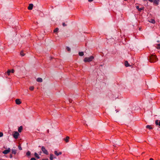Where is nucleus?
Here are the masks:
<instances>
[{
  "mask_svg": "<svg viewBox=\"0 0 160 160\" xmlns=\"http://www.w3.org/2000/svg\"><path fill=\"white\" fill-rule=\"evenodd\" d=\"M149 60L151 62H154L158 60V58L155 55H152L149 57Z\"/></svg>",
  "mask_w": 160,
  "mask_h": 160,
  "instance_id": "f257e3e1",
  "label": "nucleus"
},
{
  "mask_svg": "<svg viewBox=\"0 0 160 160\" xmlns=\"http://www.w3.org/2000/svg\"><path fill=\"white\" fill-rule=\"evenodd\" d=\"M93 56H91L89 57H86L84 59V61L85 62L91 61L93 59Z\"/></svg>",
  "mask_w": 160,
  "mask_h": 160,
  "instance_id": "f03ea898",
  "label": "nucleus"
},
{
  "mask_svg": "<svg viewBox=\"0 0 160 160\" xmlns=\"http://www.w3.org/2000/svg\"><path fill=\"white\" fill-rule=\"evenodd\" d=\"M41 150L43 152L47 155L48 154V151L45 149V148L44 146H42L41 148Z\"/></svg>",
  "mask_w": 160,
  "mask_h": 160,
  "instance_id": "7ed1b4c3",
  "label": "nucleus"
},
{
  "mask_svg": "<svg viewBox=\"0 0 160 160\" xmlns=\"http://www.w3.org/2000/svg\"><path fill=\"white\" fill-rule=\"evenodd\" d=\"M19 135V133L18 132H15L13 134V136L14 138L15 139H17L18 138V136Z\"/></svg>",
  "mask_w": 160,
  "mask_h": 160,
  "instance_id": "20e7f679",
  "label": "nucleus"
},
{
  "mask_svg": "<svg viewBox=\"0 0 160 160\" xmlns=\"http://www.w3.org/2000/svg\"><path fill=\"white\" fill-rule=\"evenodd\" d=\"M10 150H11L10 149V148H8V149L5 150H4L2 152V153H3L5 154H7L9 152H10Z\"/></svg>",
  "mask_w": 160,
  "mask_h": 160,
  "instance_id": "39448f33",
  "label": "nucleus"
},
{
  "mask_svg": "<svg viewBox=\"0 0 160 160\" xmlns=\"http://www.w3.org/2000/svg\"><path fill=\"white\" fill-rule=\"evenodd\" d=\"M33 4H29L28 7V9L29 10H32L33 8Z\"/></svg>",
  "mask_w": 160,
  "mask_h": 160,
  "instance_id": "423d86ee",
  "label": "nucleus"
},
{
  "mask_svg": "<svg viewBox=\"0 0 160 160\" xmlns=\"http://www.w3.org/2000/svg\"><path fill=\"white\" fill-rule=\"evenodd\" d=\"M136 8L138 9V11L139 12H141L142 10H143L144 9V8L142 7L141 8H139L138 6H136Z\"/></svg>",
  "mask_w": 160,
  "mask_h": 160,
  "instance_id": "0eeeda50",
  "label": "nucleus"
},
{
  "mask_svg": "<svg viewBox=\"0 0 160 160\" xmlns=\"http://www.w3.org/2000/svg\"><path fill=\"white\" fill-rule=\"evenodd\" d=\"M16 103L17 104L19 105L21 103V102L19 99H17L16 100Z\"/></svg>",
  "mask_w": 160,
  "mask_h": 160,
  "instance_id": "6e6552de",
  "label": "nucleus"
},
{
  "mask_svg": "<svg viewBox=\"0 0 160 160\" xmlns=\"http://www.w3.org/2000/svg\"><path fill=\"white\" fill-rule=\"evenodd\" d=\"M54 154L56 155L57 156H58L60 155H61L62 154V152H59L58 153V152L56 151H54Z\"/></svg>",
  "mask_w": 160,
  "mask_h": 160,
  "instance_id": "1a4fd4ad",
  "label": "nucleus"
},
{
  "mask_svg": "<svg viewBox=\"0 0 160 160\" xmlns=\"http://www.w3.org/2000/svg\"><path fill=\"white\" fill-rule=\"evenodd\" d=\"M155 124L157 125H158L159 126H160V121H159L158 120H157L155 121Z\"/></svg>",
  "mask_w": 160,
  "mask_h": 160,
  "instance_id": "9d476101",
  "label": "nucleus"
},
{
  "mask_svg": "<svg viewBox=\"0 0 160 160\" xmlns=\"http://www.w3.org/2000/svg\"><path fill=\"white\" fill-rule=\"evenodd\" d=\"M69 137L68 136H67L64 139V140H65L66 142H69Z\"/></svg>",
  "mask_w": 160,
  "mask_h": 160,
  "instance_id": "9b49d317",
  "label": "nucleus"
},
{
  "mask_svg": "<svg viewBox=\"0 0 160 160\" xmlns=\"http://www.w3.org/2000/svg\"><path fill=\"white\" fill-rule=\"evenodd\" d=\"M37 81L39 82H42V78H38L37 79Z\"/></svg>",
  "mask_w": 160,
  "mask_h": 160,
  "instance_id": "f8f14e48",
  "label": "nucleus"
},
{
  "mask_svg": "<svg viewBox=\"0 0 160 160\" xmlns=\"http://www.w3.org/2000/svg\"><path fill=\"white\" fill-rule=\"evenodd\" d=\"M159 1V0H154L153 2L155 4L157 5L158 4Z\"/></svg>",
  "mask_w": 160,
  "mask_h": 160,
  "instance_id": "ddd939ff",
  "label": "nucleus"
},
{
  "mask_svg": "<svg viewBox=\"0 0 160 160\" xmlns=\"http://www.w3.org/2000/svg\"><path fill=\"white\" fill-rule=\"evenodd\" d=\"M125 66L128 67L129 66V64L128 62L127 61H125Z\"/></svg>",
  "mask_w": 160,
  "mask_h": 160,
  "instance_id": "4468645a",
  "label": "nucleus"
},
{
  "mask_svg": "<svg viewBox=\"0 0 160 160\" xmlns=\"http://www.w3.org/2000/svg\"><path fill=\"white\" fill-rule=\"evenodd\" d=\"M34 155L35 156V157L37 158L38 159H39L40 158V157L39 156V155H38V154L36 153V152H35V153H34Z\"/></svg>",
  "mask_w": 160,
  "mask_h": 160,
  "instance_id": "2eb2a0df",
  "label": "nucleus"
},
{
  "mask_svg": "<svg viewBox=\"0 0 160 160\" xmlns=\"http://www.w3.org/2000/svg\"><path fill=\"white\" fill-rule=\"evenodd\" d=\"M12 154H15L16 153V150L15 149H12Z\"/></svg>",
  "mask_w": 160,
  "mask_h": 160,
  "instance_id": "dca6fc26",
  "label": "nucleus"
},
{
  "mask_svg": "<svg viewBox=\"0 0 160 160\" xmlns=\"http://www.w3.org/2000/svg\"><path fill=\"white\" fill-rule=\"evenodd\" d=\"M22 129V126H20L18 128V131L21 132Z\"/></svg>",
  "mask_w": 160,
  "mask_h": 160,
  "instance_id": "f3484780",
  "label": "nucleus"
},
{
  "mask_svg": "<svg viewBox=\"0 0 160 160\" xmlns=\"http://www.w3.org/2000/svg\"><path fill=\"white\" fill-rule=\"evenodd\" d=\"M149 22H151V23H152L154 24L155 22V20L154 19H151L149 21Z\"/></svg>",
  "mask_w": 160,
  "mask_h": 160,
  "instance_id": "a211bd4d",
  "label": "nucleus"
},
{
  "mask_svg": "<svg viewBox=\"0 0 160 160\" xmlns=\"http://www.w3.org/2000/svg\"><path fill=\"white\" fill-rule=\"evenodd\" d=\"M79 55L81 56H83L84 55L83 52H79Z\"/></svg>",
  "mask_w": 160,
  "mask_h": 160,
  "instance_id": "6ab92c4d",
  "label": "nucleus"
},
{
  "mask_svg": "<svg viewBox=\"0 0 160 160\" xmlns=\"http://www.w3.org/2000/svg\"><path fill=\"white\" fill-rule=\"evenodd\" d=\"M53 155L52 154H50V159L51 160H52L53 159Z\"/></svg>",
  "mask_w": 160,
  "mask_h": 160,
  "instance_id": "aec40b11",
  "label": "nucleus"
},
{
  "mask_svg": "<svg viewBox=\"0 0 160 160\" xmlns=\"http://www.w3.org/2000/svg\"><path fill=\"white\" fill-rule=\"evenodd\" d=\"M146 128H148L150 129H152V127L150 126V125H147L146 126Z\"/></svg>",
  "mask_w": 160,
  "mask_h": 160,
  "instance_id": "412c9836",
  "label": "nucleus"
},
{
  "mask_svg": "<svg viewBox=\"0 0 160 160\" xmlns=\"http://www.w3.org/2000/svg\"><path fill=\"white\" fill-rule=\"evenodd\" d=\"M20 55L21 56H24L25 54L24 53L23 51H22L20 52Z\"/></svg>",
  "mask_w": 160,
  "mask_h": 160,
  "instance_id": "4be33fe9",
  "label": "nucleus"
},
{
  "mask_svg": "<svg viewBox=\"0 0 160 160\" xmlns=\"http://www.w3.org/2000/svg\"><path fill=\"white\" fill-rule=\"evenodd\" d=\"M11 73V70H8V71H7V73L8 75H9Z\"/></svg>",
  "mask_w": 160,
  "mask_h": 160,
  "instance_id": "5701e85b",
  "label": "nucleus"
},
{
  "mask_svg": "<svg viewBox=\"0 0 160 160\" xmlns=\"http://www.w3.org/2000/svg\"><path fill=\"white\" fill-rule=\"evenodd\" d=\"M31 152L30 151H28L26 153V155L28 156H29L30 155Z\"/></svg>",
  "mask_w": 160,
  "mask_h": 160,
  "instance_id": "b1692460",
  "label": "nucleus"
},
{
  "mask_svg": "<svg viewBox=\"0 0 160 160\" xmlns=\"http://www.w3.org/2000/svg\"><path fill=\"white\" fill-rule=\"evenodd\" d=\"M34 88V87L33 86H31L29 87V89L31 90H33Z\"/></svg>",
  "mask_w": 160,
  "mask_h": 160,
  "instance_id": "393cba45",
  "label": "nucleus"
},
{
  "mask_svg": "<svg viewBox=\"0 0 160 160\" xmlns=\"http://www.w3.org/2000/svg\"><path fill=\"white\" fill-rule=\"evenodd\" d=\"M58 28H57L54 29V32H58Z\"/></svg>",
  "mask_w": 160,
  "mask_h": 160,
  "instance_id": "a878e982",
  "label": "nucleus"
},
{
  "mask_svg": "<svg viewBox=\"0 0 160 160\" xmlns=\"http://www.w3.org/2000/svg\"><path fill=\"white\" fill-rule=\"evenodd\" d=\"M157 49H160V44H158L157 45Z\"/></svg>",
  "mask_w": 160,
  "mask_h": 160,
  "instance_id": "bb28decb",
  "label": "nucleus"
},
{
  "mask_svg": "<svg viewBox=\"0 0 160 160\" xmlns=\"http://www.w3.org/2000/svg\"><path fill=\"white\" fill-rule=\"evenodd\" d=\"M66 49L68 52H70L71 50L70 48L68 47H67Z\"/></svg>",
  "mask_w": 160,
  "mask_h": 160,
  "instance_id": "cd10ccee",
  "label": "nucleus"
},
{
  "mask_svg": "<svg viewBox=\"0 0 160 160\" xmlns=\"http://www.w3.org/2000/svg\"><path fill=\"white\" fill-rule=\"evenodd\" d=\"M18 149L20 150H22V147H21V146L20 145H19L18 146Z\"/></svg>",
  "mask_w": 160,
  "mask_h": 160,
  "instance_id": "c85d7f7f",
  "label": "nucleus"
},
{
  "mask_svg": "<svg viewBox=\"0 0 160 160\" xmlns=\"http://www.w3.org/2000/svg\"><path fill=\"white\" fill-rule=\"evenodd\" d=\"M62 25L63 27H65L67 26V25L64 22H63L62 23Z\"/></svg>",
  "mask_w": 160,
  "mask_h": 160,
  "instance_id": "c756f323",
  "label": "nucleus"
},
{
  "mask_svg": "<svg viewBox=\"0 0 160 160\" xmlns=\"http://www.w3.org/2000/svg\"><path fill=\"white\" fill-rule=\"evenodd\" d=\"M3 135V133L2 132H0V137H2Z\"/></svg>",
  "mask_w": 160,
  "mask_h": 160,
  "instance_id": "7c9ffc66",
  "label": "nucleus"
},
{
  "mask_svg": "<svg viewBox=\"0 0 160 160\" xmlns=\"http://www.w3.org/2000/svg\"><path fill=\"white\" fill-rule=\"evenodd\" d=\"M11 72L12 73H13L14 72V69H12V70H11Z\"/></svg>",
  "mask_w": 160,
  "mask_h": 160,
  "instance_id": "2f4dec72",
  "label": "nucleus"
},
{
  "mask_svg": "<svg viewBox=\"0 0 160 160\" xmlns=\"http://www.w3.org/2000/svg\"><path fill=\"white\" fill-rule=\"evenodd\" d=\"M30 160H36L35 158H32Z\"/></svg>",
  "mask_w": 160,
  "mask_h": 160,
  "instance_id": "473e14b6",
  "label": "nucleus"
},
{
  "mask_svg": "<svg viewBox=\"0 0 160 160\" xmlns=\"http://www.w3.org/2000/svg\"><path fill=\"white\" fill-rule=\"evenodd\" d=\"M10 158H12V156L11 154L10 155Z\"/></svg>",
  "mask_w": 160,
  "mask_h": 160,
  "instance_id": "72a5a7b5",
  "label": "nucleus"
},
{
  "mask_svg": "<svg viewBox=\"0 0 160 160\" xmlns=\"http://www.w3.org/2000/svg\"><path fill=\"white\" fill-rule=\"evenodd\" d=\"M149 1L151 2H152L153 1V0H148Z\"/></svg>",
  "mask_w": 160,
  "mask_h": 160,
  "instance_id": "f704fd0d",
  "label": "nucleus"
},
{
  "mask_svg": "<svg viewBox=\"0 0 160 160\" xmlns=\"http://www.w3.org/2000/svg\"><path fill=\"white\" fill-rule=\"evenodd\" d=\"M93 0H88V2H92Z\"/></svg>",
  "mask_w": 160,
  "mask_h": 160,
  "instance_id": "c9c22d12",
  "label": "nucleus"
},
{
  "mask_svg": "<svg viewBox=\"0 0 160 160\" xmlns=\"http://www.w3.org/2000/svg\"><path fill=\"white\" fill-rule=\"evenodd\" d=\"M149 160H154V159H152V158H150V159Z\"/></svg>",
  "mask_w": 160,
  "mask_h": 160,
  "instance_id": "e433bc0d",
  "label": "nucleus"
},
{
  "mask_svg": "<svg viewBox=\"0 0 160 160\" xmlns=\"http://www.w3.org/2000/svg\"><path fill=\"white\" fill-rule=\"evenodd\" d=\"M115 111H116V112H118V111L117 110H116Z\"/></svg>",
  "mask_w": 160,
  "mask_h": 160,
  "instance_id": "4c0bfd02",
  "label": "nucleus"
},
{
  "mask_svg": "<svg viewBox=\"0 0 160 160\" xmlns=\"http://www.w3.org/2000/svg\"><path fill=\"white\" fill-rule=\"evenodd\" d=\"M157 42H159V41H157Z\"/></svg>",
  "mask_w": 160,
  "mask_h": 160,
  "instance_id": "58836bf2",
  "label": "nucleus"
},
{
  "mask_svg": "<svg viewBox=\"0 0 160 160\" xmlns=\"http://www.w3.org/2000/svg\"><path fill=\"white\" fill-rule=\"evenodd\" d=\"M43 160H48V159H43Z\"/></svg>",
  "mask_w": 160,
  "mask_h": 160,
  "instance_id": "ea45409f",
  "label": "nucleus"
},
{
  "mask_svg": "<svg viewBox=\"0 0 160 160\" xmlns=\"http://www.w3.org/2000/svg\"><path fill=\"white\" fill-rule=\"evenodd\" d=\"M139 30H141V28H139Z\"/></svg>",
  "mask_w": 160,
  "mask_h": 160,
  "instance_id": "a19ab883",
  "label": "nucleus"
},
{
  "mask_svg": "<svg viewBox=\"0 0 160 160\" xmlns=\"http://www.w3.org/2000/svg\"><path fill=\"white\" fill-rule=\"evenodd\" d=\"M117 144H118V142L117 143Z\"/></svg>",
  "mask_w": 160,
  "mask_h": 160,
  "instance_id": "79ce46f5",
  "label": "nucleus"
}]
</instances>
